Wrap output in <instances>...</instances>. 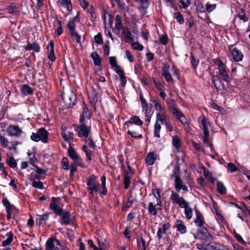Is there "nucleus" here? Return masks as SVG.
I'll return each instance as SVG.
<instances>
[{"label": "nucleus", "mask_w": 250, "mask_h": 250, "mask_svg": "<svg viewBox=\"0 0 250 250\" xmlns=\"http://www.w3.org/2000/svg\"><path fill=\"white\" fill-rule=\"evenodd\" d=\"M194 210L196 213V217L194 220V223L198 227L203 226V224L205 223V221L202 213L198 209L196 208V207L194 208Z\"/></svg>", "instance_id": "12"}, {"label": "nucleus", "mask_w": 250, "mask_h": 250, "mask_svg": "<svg viewBox=\"0 0 250 250\" xmlns=\"http://www.w3.org/2000/svg\"><path fill=\"white\" fill-rule=\"evenodd\" d=\"M94 40L98 44H101L103 42L102 34L100 33H98L94 36Z\"/></svg>", "instance_id": "64"}, {"label": "nucleus", "mask_w": 250, "mask_h": 250, "mask_svg": "<svg viewBox=\"0 0 250 250\" xmlns=\"http://www.w3.org/2000/svg\"><path fill=\"white\" fill-rule=\"evenodd\" d=\"M68 153L69 157L73 160V161H76L80 158V156L77 152L74 150L73 147L70 146L68 149Z\"/></svg>", "instance_id": "22"}, {"label": "nucleus", "mask_w": 250, "mask_h": 250, "mask_svg": "<svg viewBox=\"0 0 250 250\" xmlns=\"http://www.w3.org/2000/svg\"><path fill=\"white\" fill-rule=\"evenodd\" d=\"M97 177L94 175H91L88 179L86 185L87 188H90L93 190H95V192H100V185L99 183L96 182Z\"/></svg>", "instance_id": "8"}, {"label": "nucleus", "mask_w": 250, "mask_h": 250, "mask_svg": "<svg viewBox=\"0 0 250 250\" xmlns=\"http://www.w3.org/2000/svg\"><path fill=\"white\" fill-rule=\"evenodd\" d=\"M30 181L32 182V186L36 188L42 189L44 188L42 183L41 181L37 182L33 179H30Z\"/></svg>", "instance_id": "49"}, {"label": "nucleus", "mask_w": 250, "mask_h": 250, "mask_svg": "<svg viewBox=\"0 0 250 250\" xmlns=\"http://www.w3.org/2000/svg\"><path fill=\"white\" fill-rule=\"evenodd\" d=\"M62 100L64 104L62 107L64 108H69L74 106L77 101V97L75 93L70 91L66 94H62Z\"/></svg>", "instance_id": "3"}, {"label": "nucleus", "mask_w": 250, "mask_h": 250, "mask_svg": "<svg viewBox=\"0 0 250 250\" xmlns=\"http://www.w3.org/2000/svg\"><path fill=\"white\" fill-rule=\"evenodd\" d=\"M87 138V139H84V142L86 143L88 141L89 142L88 143V145L89 146L93 149H95L96 147V145L95 144V143L93 141L92 136L89 135Z\"/></svg>", "instance_id": "50"}, {"label": "nucleus", "mask_w": 250, "mask_h": 250, "mask_svg": "<svg viewBox=\"0 0 250 250\" xmlns=\"http://www.w3.org/2000/svg\"><path fill=\"white\" fill-rule=\"evenodd\" d=\"M195 234H194V237L196 239L204 240H209L213 239V236L209 232L208 229L204 226L198 227Z\"/></svg>", "instance_id": "4"}, {"label": "nucleus", "mask_w": 250, "mask_h": 250, "mask_svg": "<svg viewBox=\"0 0 250 250\" xmlns=\"http://www.w3.org/2000/svg\"><path fill=\"white\" fill-rule=\"evenodd\" d=\"M24 48L25 51L33 50L36 52H39L41 49L39 44L37 42L31 43L29 42H27V45Z\"/></svg>", "instance_id": "14"}, {"label": "nucleus", "mask_w": 250, "mask_h": 250, "mask_svg": "<svg viewBox=\"0 0 250 250\" xmlns=\"http://www.w3.org/2000/svg\"><path fill=\"white\" fill-rule=\"evenodd\" d=\"M167 103L168 105V108L170 112L178 107L177 104L173 99H167Z\"/></svg>", "instance_id": "34"}, {"label": "nucleus", "mask_w": 250, "mask_h": 250, "mask_svg": "<svg viewBox=\"0 0 250 250\" xmlns=\"http://www.w3.org/2000/svg\"><path fill=\"white\" fill-rule=\"evenodd\" d=\"M136 1L141 4V6L138 8L139 10L144 14H146V9L149 6L148 0H136Z\"/></svg>", "instance_id": "17"}, {"label": "nucleus", "mask_w": 250, "mask_h": 250, "mask_svg": "<svg viewBox=\"0 0 250 250\" xmlns=\"http://www.w3.org/2000/svg\"><path fill=\"white\" fill-rule=\"evenodd\" d=\"M62 136L63 140L66 142H69V139H73L74 136V133L72 132H68V134H66L64 131H62Z\"/></svg>", "instance_id": "45"}, {"label": "nucleus", "mask_w": 250, "mask_h": 250, "mask_svg": "<svg viewBox=\"0 0 250 250\" xmlns=\"http://www.w3.org/2000/svg\"><path fill=\"white\" fill-rule=\"evenodd\" d=\"M77 165L75 163V161H74L72 163H71L70 166V177L72 178L74 176V172L76 171L77 170Z\"/></svg>", "instance_id": "52"}, {"label": "nucleus", "mask_w": 250, "mask_h": 250, "mask_svg": "<svg viewBox=\"0 0 250 250\" xmlns=\"http://www.w3.org/2000/svg\"><path fill=\"white\" fill-rule=\"evenodd\" d=\"M172 145L176 149H178L181 147V140L177 135L172 137Z\"/></svg>", "instance_id": "32"}, {"label": "nucleus", "mask_w": 250, "mask_h": 250, "mask_svg": "<svg viewBox=\"0 0 250 250\" xmlns=\"http://www.w3.org/2000/svg\"><path fill=\"white\" fill-rule=\"evenodd\" d=\"M153 103L154 104V107L156 110L162 111V110H164V108L162 106L161 104L159 102L158 100H154L153 101Z\"/></svg>", "instance_id": "58"}, {"label": "nucleus", "mask_w": 250, "mask_h": 250, "mask_svg": "<svg viewBox=\"0 0 250 250\" xmlns=\"http://www.w3.org/2000/svg\"><path fill=\"white\" fill-rule=\"evenodd\" d=\"M140 100L141 103V105L142 107L143 110H146V114H147V111H148V104L146 103V100L144 99L142 93H140Z\"/></svg>", "instance_id": "38"}, {"label": "nucleus", "mask_w": 250, "mask_h": 250, "mask_svg": "<svg viewBox=\"0 0 250 250\" xmlns=\"http://www.w3.org/2000/svg\"><path fill=\"white\" fill-rule=\"evenodd\" d=\"M124 26L122 24V18L119 15H117L115 17V28L118 30V32L121 29L124 28Z\"/></svg>", "instance_id": "25"}, {"label": "nucleus", "mask_w": 250, "mask_h": 250, "mask_svg": "<svg viewBox=\"0 0 250 250\" xmlns=\"http://www.w3.org/2000/svg\"><path fill=\"white\" fill-rule=\"evenodd\" d=\"M48 215L49 214L48 213H44L42 215H38V217L36 221V225L40 226L43 223L45 224V221L48 219Z\"/></svg>", "instance_id": "21"}, {"label": "nucleus", "mask_w": 250, "mask_h": 250, "mask_svg": "<svg viewBox=\"0 0 250 250\" xmlns=\"http://www.w3.org/2000/svg\"><path fill=\"white\" fill-rule=\"evenodd\" d=\"M161 197H156V201H157V204L155 205V208L156 209V211L157 210H161L162 209V202L161 200Z\"/></svg>", "instance_id": "56"}, {"label": "nucleus", "mask_w": 250, "mask_h": 250, "mask_svg": "<svg viewBox=\"0 0 250 250\" xmlns=\"http://www.w3.org/2000/svg\"><path fill=\"white\" fill-rule=\"evenodd\" d=\"M170 225L169 223H165L163 225L162 228H158L157 232V236L159 240L161 239L164 234L166 233L167 231L169 229Z\"/></svg>", "instance_id": "13"}, {"label": "nucleus", "mask_w": 250, "mask_h": 250, "mask_svg": "<svg viewBox=\"0 0 250 250\" xmlns=\"http://www.w3.org/2000/svg\"><path fill=\"white\" fill-rule=\"evenodd\" d=\"M156 160V157H155L154 152H150L147 155L146 159V162L147 165L152 166L154 164Z\"/></svg>", "instance_id": "20"}, {"label": "nucleus", "mask_w": 250, "mask_h": 250, "mask_svg": "<svg viewBox=\"0 0 250 250\" xmlns=\"http://www.w3.org/2000/svg\"><path fill=\"white\" fill-rule=\"evenodd\" d=\"M7 131L11 136H20L22 133V130L18 125H11L7 129Z\"/></svg>", "instance_id": "10"}, {"label": "nucleus", "mask_w": 250, "mask_h": 250, "mask_svg": "<svg viewBox=\"0 0 250 250\" xmlns=\"http://www.w3.org/2000/svg\"><path fill=\"white\" fill-rule=\"evenodd\" d=\"M219 74L222 76L223 80L227 83L230 82V78L226 69L220 70Z\"/></svg>", "instance_id": "44"}, {"label": "nucleus", "mask_w": 250, "mask_h": 250, "mask_svg": "<svg viewBox=\"0 0 250 250\" xmlns=\"http://www.w3.org/2000/svg\"><path fill=\"white\" fill-rule=\"evenodd\" d=\"M174 18L180 24H182L184 22V19L182 14L180 12H176L173 13Z\"/></svg>", "instance_id": "43"}, {"label": "nucleus", "mask_w": 250, "mask_h": 250, "mask_svg": "<svg viewBox=\"0 0 250 250\" xmlns=\"http://www.w3.org/2000/svg\"><path fill=\"white\" fill-rule=\"evenodd\" d=\"M238 17L244 22H246L248 21V18L246 17L245 11L243 9H241V12L238 14Z\"/></svg>", "instance_id": "54"}, {"label": "nucleus", "mask_w": 250, "mask_h": 250, "mask_svg": "<svg viewBox=\"0 0 250 250\" xmlns=\"http://www.w3.org/2000/svg\"><path fill=\"white\" fill-rule=\"evenodd\" d=\"M46 49L48 52L47 56L48 59L52 62L55 61L56 57L54 53V43L53 40L50 41Z\"/></svg>", "instance_id": "9"}, {"label": "nucleus", "mask_w": 250, "mask_h": 250, "mask_svg": "<svg viewBox=\"0 0 250 250\" xmlns=\"http://www.w3.org/2000/svg\"><path fill=\"white\" fill-rule=\"evenodd\" d=\"M76 131L77 132L78 136L80 137H84L86 138L90 133L91 127L87 126L86 124L80 125H73Z\"/></svg>", "instance_id": "5"}, {"label": "nucleus", "mask_w": 250, "mask_h": 250, "mask_svg": "<svg viewBox=\"0 0 250 250\" xmlns=\"http://www.w3.org/2000/svg\"><path fill=\"white\" fill-rule=\"evenodd\" d=\"M201 124L203 126V130L204 134L209 133V131L208 130V125L209 124V123L208 122V119L206 118L205 117H203L201 120Z\"/></svg>", "instance_id": "33"}, {"label": "nucleus", "mask_w": 250, "mask_h": 250, "mask_svg": "<svg viewBox=\"0 0 250 250\" xmlns=\"http://www.w3.org/2000/svg\"><path fill=\"white\" fill-rule=\"evenodd\" d=\"M6 163L8 165V166L11 167L15 168L17 167V163L16 161L14 159V158L11 157H9L8 159H7Z\"/></svg>", "instance_id": "46"}, {"label": "nucleus", "mask_w": 250, "mask_h": 250, "mask_svg": "<svg viewBox=\"0 0 250 250\" xmlns=\"http://www.w3.org/2000/svg\"><path fill=\"white\" fill-rule=\"evenodd\" d=\"M55 238L50 237L45 243V250H53L54 249V241Z\"/></svg>", "instance_id": "30"}, {"label": "nucleus", "mask_w": 250, "mask_h": 250, "mask_svg": "<svg viewBox=\"0 0 250 250\" xmlns=\"http://www.w3.org/2000/svg\"><path fill=\"white\" fill-rule=\"evenodd\" d=\"M171 112L173 115L176 116V118L178 119L181 124L184 125L185 128H189V125L188 119L178 107L174 110H172Z\"/></svg>", "instance_id": "6"}, {"label": "nucleus", "mask_w": 250, "mask_h": 250, "mask_svg": "<svg viewBox=\"0 0 250 250\" xmlns=\"http://www.w3.org/2000/svg\"><path fill=\"white\" fill-rule=\"evenodd\" d=\"M109 42L108 41H106L105 42L104 46V54L106 56H108L109 54Z\"/></svg>", "instance_id": "61"}, {"label": "nucleus", "mask_w": 250, "mask_h": 250, "mask_svg": "<svg viewBox=\"0 0 250 250\" xmlns=\"http://www.w3.org/2000/svg\"><path fill=\"white\" fill-rule=\"evenodd\" d=\"M80 21L79 13H78L75 17L69 19L67 27L70 31V36L72 38L75 39L77 42L81 45V37L76 30V22H79Z\"/></svg>", "instance_id": "2"}, {"label": "nucleus", "mask_w": 250, "mask_h": 250, "mask_svg": "<svg viewBox=\"0 0 250 250\" xmlns=\"http://www.w3.org/2000/svg\"><path fill=\"white\" fill-rule=\"evenodd\" d=\"M204 175L206 179H208L211 183L214 184L216 179L212 177L211 173L208 170H204Z\"/></svg>", "instance_id": "48"}, {"label": "nucleus", "mask_w": 250, "mask_h": 250, "mask_svg": "<svg viewBox=\"0 0 250 250\" xmlns=\"http://www.w3.org/2000/svg\"><path fill=\"white\" fill-rule=\"evenodd\" d=\"M62 167L65 170H68L69 169V164L67 158L63 157L61 162Z\"/></svg>", "instance_id": "53"}, {"label": "nucleus", "mask_w": 250, "mask_h": 250, "mask_svg": "<svg viewBox=\"0 0 250 250\" xmlns=\"http://www.w3.org/2000/svg\"><path fill=\"white\" fill-rule=\"evenodd\" d=\"M135 124L138 126H142L143 124V122L136 115H134L131 117L129 120L125 122L124 125H127L128 124Z\"/></svg>", "instance_id": "15"}, {"label": "nucleus", "mask_w": 250, "mask_h": 250, "mask_svg": "<svg viewBox=\"0 0 250 250\" xmlns=\"http://www.w3.org/2000/svg\"><path fill=\"white\" fill-rule=\"evenodd\" d=\"M9 14H14L19 12L18 8L17 7L15 3H12L7 7Z\"/></svg>", "instance_id": "36"}, {"label": "nucleus", "mask_w": 250, "mask_h": 250, "mask_svg": "<svg viewBox=\"0 0 250 250\" xmlns=\"http://www.w3.org/2000/svg\"><path fill=\"white\" fill-rule=\"evenodd\" d=\"M159 38L162 44L166 45L167 44L168 38L167 35H162L160 36Z\"/></svg>", "instance_id": "62"}, {"label": "nucleus", "mask_w": 250, "mask_h": 250, "mask_svg": "<svg viewBox=\"0 0 250 250\" xmlns=\"http://www.w3.org/2000/svg\"><path fill=\"white\" fill-rule=\"evenodd\" d=\"M91 57L93 59V62L95 65L101 66V59L97 53V52H93L91 54Z\"/></svg>", "instance_id": "23"}, {"label": "nucleus", "mask_w": 250, "mask_h": 250, "mask_svg": "<svg viewBox=\"0 0 250 250\" xmlns=\"http://www.w3.org/2000/svg\"><path fill=\"white\" fill-rule=\"evenodd\" d=\"M190 62L191 65L194 69H195L199 63V60L196 59L194 56L191 55L190 58Z\"/></svg>", "instance_id": "59"}, {"label": "nucleus", "mask_w": 250, "mask_h": 250, "mask_svg": "<svg viewBox=\"0 0 250 250\" xmlns=\"http://www.w3.org/2000/svg\"><path fill=\"white\" fill-rule=\"evenodd\" d=\"M110 64L112 68H115L118 65L115 57H110L109 58Z\"/></svg>", "instance_id": "60"}, {"label": "nucleus", "mask_w": 250, "mask_h": 250, "mask_svg": "<svg viewBox=\"0 0 250 250\" xmlns=\"http://www.w3.org/2000/svg\"><path fill=\"white\" fill-rule=\"evenodd\" d=\"M101 179L102 182L101 189H102V190L100 191V195L101 196H102V195H105L106 194L107 192V190L105 186L106 178L105 176L103 175V176H102Z\"/></svg>", "instance_id": "29"}, {"label": "nucleus", "mask_w": 250, "mask_h": 250, "mask_svg": "<svg viewBox=\"0 0 250 250\" xmlns=\"http://www.w3.org/2000/svg\"><path fill=\"white\" fill-rule=\"evenodd\" d=\"M38 133L41 138V141L43 143L48 142V132L44 127H41L38 130Z\"/></svg>", "instance_id": "11"}, {"label": "nucleus", "mask_w": 250, "mask_h": 250, "mask_svg": "<svg viewBox=\"0 0 250 250\" xmlns=\"http://www.w3.org/2000/svg\"><path fill=\"white\" fill-rule=\"evenodd\" d=\"M117 3L119 8L121 10H125L126 8V5L125 3L123 1L120 0H114Z\"/></svg>", "instance_id": "63"}, {"label": "nucleus", "mask_w": 250, "mask_h": 250, "mask_svg": "<svg viewBox=\"0 0 250 250\" xmlns=\"http://www.w3.org/2000/svg\"><path fill=\"white\" fill-rule=\"evenodd\" d=\"M57 199L54 197L51 198L49 208L54 212L60 216V223L62 225L67 226L70 224L71 222V214L68 211L65 210L56 204V201Z\"/></svg>", "instance_id": "1"}, {"label": "nucleus", "mask_w": 250, "mask_h": 250, "mask_svg": "<svg viewBox=\"0 0 250 250\" xmlns=\"http://www.w3.org/2000/svg\"><path fill=\"white\" fill-rule=\"evenodd\" d=\"M184 208L185 214L186 218L188 220L190 219L192 216V209L189 207L188 205L186 207Z\"/></svg>", "instance_id": "47"}, {"label": "nucleus", "mask_w": 250, "mask_h": 250, "mask_svg": "<svg viewBox=\"0 0 250 250\" xmlns=\"http://www.w3.org/2000/svg\"><path fill=\"white\" fill-rule=\"evenodd\" d=\"M156 208L152 202H149L147 208L148 213L152 215L156 216L157 214Z\"/></svg>", "instance_id": "37"}, {"label": "nucleus", "mask_w": 250, "mask_h": 250, "mask_svg": "<svg viewBox=\"0 0 250 250\" xmlns=\"http://www.w3.org/2000/svg\"><path fill=\"white\" fill-rule=\"evenodd\" d=\"M206 10L208 13H210L213 11L216 7V4H211L208 2L206 5Z\"/></svg>", "instance_id": "57"}, {"label": "nucleus", "mask_w": 250, "mask_h": 250, "mask_svg": "<svg viewBox=\"0 0 250 250\" xmlns=\"http://www.w3.org/2000/svg\"><path fill=\"white\" fill-rule=\"evenodd\" d=\"M0 141L1 142V145L5 148H6L8 147V139L5 138V137L0 135Z\"/></svg>", "instance_id": "55"}, {"label": "nucleus", "mask_w": 250, "mask_h": 250, "mask_svg": "<svg viewBox=\"0 0 250 250\" xmlns=\"http://www.w3.org/2000/svg\"><path fill=\"white\" fill-rule=\"evenodd\" d=\"M201 243H197L196 244V248L198 250H207V240H201Z\"/></svg>", "instance_id": "51"}, {"label": "nucleus", "mask_w": 250, "mask_h": 250, "mask_svg": "<svg viewBox=\"0 0 250 250\" xmlns=\"http://www.w3.org/2000/svg\"><path fill=\"white\" fill-rule=\"evenodd\" d=\"M170 199L173 203H176L182 208H185L188 205V202L183 197H180L178 193L172 191Z\"/></svg>", "instance_id": "7"}, {"label": "nucleus", "mask_w": 250, "mask_h": 250, "mask_svg": "<svg viewBox=\"0 0 250 250\" xmlns=\"http://www.w3.org/2000/svg\"><path fill=\"white\" fill-rule=\"evenodd\" d=\"M218 192L221 195L226 194L227 189L222 182L218 181L216 183Z\"/></svg>", "instance_id": "28"}, {"label": "nucleus", "mask_w": 250, "mask_h": 250, "mask_svg": "<svg viewBox=\"0 0 250 250\" xmlns=\"http://www.w3.org/2000/svg\"><path fill=\"white\" fill-rule=\"evenodd\" d=\"M89 99L90 103L92 104H96L99 100V97L98 94L95 90H93L92 92L88 94Z\"/></svg>", "instance_id": "24"}, {"label": "nucleus", "mask_w": 250, "mask_h": 250, "mask_svg": "<svg viewBox=\"0 0 250 250\" xmlns=\"http://www.w3.org/2000/svg\"><path fill=\"white\" fill-rule=\"evenodd\" d=\"M179 158H177V166L175 167L172 171V176L174 177L175 179L180 178V166L179 164Z\"/></svg>", "instance_id": "26"}, {"label": "nucleus", "mask_w": 250, "mask_h": 250, "mask_svg": "<svg viewBox=\"0 0 250 250\" xmlns=\"http://www.w3.org/2000/svg\"><path fill=\"white\" fill-rule=\"evenodd\" d=\"M6 236L7 237V238L5 240L3 241L1 244V245L3 247H5L10 245L13 241V234L12 231H10L8 232L6 234Z\"/></svg>", "instance_id": "27"}, {"label": "nucleus", "mask_w": 250, "mask_h": 250, "mask_svg": "<svg viewBox=\"0 0 250 250\" xmlns=\"http://www.w3.org/2000/svg\"><path fill=\"white\" fill-rule=\"evenodd\" d=\"M21 92L24 95H32L33 93V89L29 85L25 84H23L21 88Z\"/></svg>", "instance_id": "19"}, {"label": "nucleus", "mask_w": 250, "mask_h": 250, "mask_svg": "<svg viewBox=\"0 0 250 250\" xmlns=\"http://www.w3.org/2000/svg\"><path fill=\"white\" fill-rule=\"evenodd\" d=\"M61 6L63 7H66L67 8V10L68 11H70L72 9V5L71 4V0H61Z\"/></svg>", "instance_id": "41"}, {"label": "nucleus", "mask_w": 250, "mask_h": 250, "mask_svg": "<svg viewBox=\"0 0 250 250\" xmlns=\"http://www.w3.org/2000/svg\"><path fill=\"white\" fill-rule=\"evenodd\" d=\"M231 54L233 59L235 62H239L242 60L243 55L238 49L236 48H233L232 50Z\"/></svg>", "instance_id": "18"}, {"label": "nucleus", "mask_w": 250, "mask_h": 250, "mask_svg": "<svg viewBox=\"0 0 250 250\" xmlns=\"http://www.w3.org/2000/svg\"><path fill=\"white\" fill-rule=\"evenodd\" d=\"M175 226L177 230L179 231L181 234H183L186 233L187 227L182 220H177Z\"/></svg>", "instance_id": "16"}, {"label": "nucleus", "mask_w": 250, "mask_h": 250, "mask_svg": "<svg viewBox=\"0 0 250 250\" xmlns=\"http://www.w3.org/2000/svg\"><path fill=\"white\" fill-rule=\"evenodd\" d=\"M213 240V239H209V240H207V250L208 249L209 250H217L219 244L217 243L212 242Z\"/></svg>", "instance_id": "31"}, {"label": "nucleus", "mask_w": 250, "mask_h": 250, "mask_svg": "<svg viewBox=\"0 0 250 250\" xmlns=\"http://www.w3.org/2000/svg\"><path fill=\"white\" fill-rule=\"evenodd\" d=\"M154 83L159 91H164V83L163 80L153 79Z\"/></svg>", "instance_id": "39"}, {"label": "nucleus", "mask_w": 250, "mask_h": 250, "mask_svg": "<svg viewBox=\"0 0 250 250\" xmlns=\"http://www.w3.org/2000/svg\"><path fill=\"white\" fill-rule=\"evenodd\" d=\"M127 134L130 135L132 137L136 138H142L143 136L142 134H139L137 131H133V128L131 127L128 129L127 131Z\"/></svg>", "instance_id": "42"}, {"label": "nucleus", "mask_w": 250, "mask_h": 250, "mask_svg": "<svg viewBox=\"0 0 250 250\" xmlns=\"http://www.w3.org/2000/svg\"><path fill=\"white\" fill-rule=\"evenodd\" d=\"M131 177L128 175V173L126 172L125 174L124 179V188L127 189L129 188L130 184Z\"/></svg>", "instance_id": "40"}, {"label": "nucleus", "mask_w": 250, "mask_h": 250, "mask_svg": "<svg viewBox=\"0 0 250 250\" xmlns=\"http://www.w3.org/2000/svg\"><path fill=\"white\" fill-rule=\"evenodd\" d=\"M183 181L180 178L174 179V187L177 192L180 191V188L183 186Z\"/></svg>", "instance_id": "35"}]
</instances>
